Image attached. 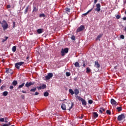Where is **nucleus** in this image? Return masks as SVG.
Returning <instances> with one entry per match:
<instances>
[{"mask_svg":"<svg viewBox=\"0 0 126 126\" xmlns=\"http://www.w3.org/2000/svg\"><path fill=\"white\" fill-rule=\"evenodd\" d=\"M91 71V69L89 67H87L86 68V73H89Z\"/></svg>","mask_w":126,"mask_h":126,"instance_id":"nucleus-26","label":"nucleus"},{"mask_svg":"<svg viewBox=\"0 0 126 126\" xmlns=\"http://www.w3.org/2000/svg\"><path fill=\"white\" fill-rule=\"evenodd\" d=\"M66 76H70V72H66Z\"/></svg>","mask_w":126,"mask_h":126,"instance_id":"nucleus-40","label":"nucleus"},{"mask_svg":"<svg viewBox=\"0 0 126 126\" xmlns=\"http://www.w3.org/2000/svg\"><path fill=\"white\" fill-rule=\"evenodd\" d=\"M22 93H24L25 94H26V93H27L26 92V91H22Z\"/></svg>","mask_w":126,"mask_h":126,"instance_id":"nucleus-55","label":"nucleus"},{"mask_svg":"<svg viewBox=\"0 0 126 126\" xmlns=\"http://www.w3.org/2000/svg\"><path fill=\"white\" fill-rule=\"evenodd\" d=\"M17 84V81L14 80V81H13L12 85H13L14 86H16Z\"/></svg>","mask_w":126,"mask_h":126,"instance_id":"nucleus-23","label":"nucleus"},{"mask_svg":"<svg viewBox=\"0 0 126 126\" xmlns=\"http://www.w3.org/2000/svg\"><path fill=\"white\" fill-rule=\"evenodd\" d=\"M98 1V0H94V4H96V3H97V2Z\"/></svg>","mask_w":126,"mask_h":126,"instance_id":"nucleus-48","label":"nucleus"},{"mask_svg":"<svg viewBox=\"0 0 126 126\" xmlns=\"http://www.w3.org/2000/svg\"><path fill=\"white\" fill-rule=\"evenodd\" d=\"M9 70L8 69H6V73H9Z\"/></svg>","mask_w":126,"mask_h":126,"instance_id":"nucleus-46","label":"nucleus"},{"mask_svg":"<svg viewBox=\"0 0 126 126\" xmlns=\"http://www.w3.org/2000/svg\"><path fill=\"white\" fill-rule=\"evenodd\" d=\"M71 40H72L73 41H75V36L74 35H72L71 36Z\"/></svg>","mask_w":126,"mask_h":126,"instance_id":"nucleus-33","label":"nucleus"},{"mask_svg":"<svg viewBox=\"0 0 126 126\" xmlns=\"http://www.w3.org/2000/svg\"><path fill=\"white\" fill-rule=\"evenodd\" d=\"M125 119H126V116L124 114L119 115L117 117V120L119 121H123L125 120Z\"/></svg>","mask_w":126,"mask_h":126,"instance_id":"nucleus-3","label":"nucleus"},{"mask_svg":"<svg viewBox=\"0 0 126 126\" xmlns=\"http://www.w3.org/2000/svg\"><path fill=\"white\" fill-rule=\"evenodd\" d=\"M65 100H66V99H64V100H63V101H65Z\"/></svg>","mask_w":126,"mask_h":126,"instance_id":"nucleus-64","label":"nucleus"},{"mask_svg":"<svg viewBox=\"0 0 126 126\" xmlns=\"http://www.w3.org/2000/svg\"><path fill=\"white\" fill-rule=\"evenodd\" d=\"M123 20H126V17L123 18Z\"/></svg>","mask_w":126,"mask_h":126,"instance_id":"nucleus-58","label":"nucleus"},{"mask_svg":"<svg viewBox=\"0 0 126 126\" xmlns=\"http://www.w3.org/2000/svg\"><path fill=\"white\" fill-rule=\"evenodd\" d=\"M68 53V48H66L64 49L62 48L61 51L62 56H64L65 54H67Z\"/></svg>","mask_w":126,"mask_h":126,"instance_id":"nucleus-5","label":"nucleus"},{"mask_svg":"<svg viewBox=\"0 0 126 126\" xmlns=\"http://www.w3.org/2000/svg\"><path fill=\"white\" fill-rule=\"evenodd\" d=\"M43 30L42 29H38L37 30V32L38 34H41V33H43Z\"/></svg>","mask_w":126,"mask_h":126,"instance_id":"nucleus-15","label":"nucleus"},{"mask_svg":"<svg viewBox=\"0 0 126 126\" xmlns=\"http://www.w3.org/2000/svg\"><path fill=\"white\" fill-rule=\"evenodd\" d=\"M87 14H88L87 13V12H86V13L83 14V15H84V16H86Z\"/></svg>","mask_w":126,"mask_h":126,"instance_id":"nucleus-56","label":"nucleus"},{"mask_svg":"<svg viewBox=\"0 0 126 126\" xmlns=\"http://www.w3.org/2000/svg\"><path fill=\"white\" fill-rule=\"evenodd\" d=\"M22 64H24V62H20L16 63L15 64V66L16 68L19 69L20 68V66H21V65H22Z\"/></svg>","mask_w":126,"mask_h":126,"instance_id":"nucleus-4","label":"nucleus"},{"mask_svg":"<svg viewBox=\"0 0 126 126\" xmlns=\"http://www.w3.org/2000/svg\"><path fill=\"white\" fill-rule=\"evenodd\" d=\"M8 94V92H7V91H5L4 92H3V96H7V94Z\"/></svg>","mask_w":126,"mask_h":126,"instance_id":"nucleus-29","label":"nucleus"},{"mask_svg":"<svg viewBox=\"0 0 126 126\" xmlns=\"http://www.w3.org/2000/svg\"><path fill=\"white\" fill-rule=\"evenodd\" d=\"M44 97H48V96H49V93H48V92H44Z\"/></svg>","mask_w":126,"mask_h":126,"instance_id":"nucleus-27","label":"nucleus"},{"mask_svg":"<svg viewBox=\"0 0 126 126\" xmlns=\"http://www.w3.org/2000/svg\"><path fill=\"white\" fill-rule=\"evenodd\" d=\"M11 124H10V122L8 123V124H4L2 125V126H10Z\"/></svg>","mask_w":126,"mask_h":126,"instance_id":"nucleus-35","label":"nucleus"},{"mask_svg":"<svg viewBox=\"0 0 126 126\" xmlns=\"http://www.w3.org/2000/svg\"><path fill=\"white\" fill-rule=\"evenodd\" d=\"M89 104H92L93 103V100H89L88 101Z\"/></svg>","mask_w":126,"mask_h":126,"instance_id":"nucleus-41","label":"nucleus"},{"mask_svg":"<svg viewBox=\"0 0 126 126\" xmlns=\"http://www.w3.org/2000/svg\"><path fill=\"white\" fill-rule=\"evenodd\" d=\"M100 109L102 110V111H103V112H105L106 111V110H105V108H100Z\"/></svg>","mask_w":126,"mask_h":126,"instance_id":"nucleus-49","label":"nucleus"},{"mask_svg":"<svg viewBox=\"0 0 126 126\" xmlns=\"http://www.w3.org/2000/svg\"><path fill=\"white\" fill-rule=\"evenodd\" d=\"M0 122H4V118L0 119Z\"/></svg>","mask_w":126,"mask_h":126,"instance_id":"nucleus-45","label":"nucleus"},{"mask_svg":"<svg viewBox=\"0 0 126 126\" xmlns=\"http://www.w3.org/2000/svg\"><path fill=\"white\" fill-rule=\"evenodd\" d=\"M0 83H1V79H0Z\"/></svg>","mask_w":126,"mask_h":126,"instance_id":"nucleus-61","label":"nucleus"},{"mask_svg":"<svg viewBox=\"0 0 126 126\" xmlns=\"http://www.w3.org/2000/svg\"><path fill=\"white\" fill-rule=\"evenodd\" d=\"M94 118L95 119H96V118H98V116H99L98 115V113H97V112H94Z\"/></svg>","mask_w":126,"mask_h":126,"instance_id":"nucleus-16","label":"nucleus"},{"mask_svg":"<svg viewBox=\"0 0 126 126\" xmlns=\"http://www.w3.org/2000/svg\"><path fill=\"white\" fill-rule=\"evenodd\" d=\"M32 94L34 96H37V95H39V93L38 92H36L35 93V94Z\"/></svg>","mask_w":126,"mask_h":126,"instance_id":"nucleus-36","label":"nucleus"},{"mask_svg":"<svg viewBox=\"0 0 126 126\" xmlns=\"http://www.w3.org/2000/svg\"><path fill=\"white\" fill-rule=\"evenodd\" d=\"M82 118H83V115H81V119H82Z\"/></svg>","mask_w":126,"mask_h":126,"instance_id":"nucleus-60","label":"nucleus"},{"mask_svg":"<svg viewBox=\"0 0 126 126\" xmlns=\"http://www.w3.org/2000/svg\"><path fill=\"white\" fill-rule=\"evenodd\" d=\"M21 97L22 99H25V96L24 95H21Z\"/></svg>","mask_w":126,"mask_h":126,"instance_id":"nucleus-47","label":"nucleus"},{"mask_svg":"<svg viewBox=\"0 0 126 126\" xmlns=\"http://www.w3.org/2000/svg\"><path fill=\"white\" fill-rule=\"evenodd\" d=\"M5 123H7V118L6 117L5 118V121H4Z\"/></svg>","mask_w":126,"mask_h":126,"instance_id":"nucleus-52","label":"nucleus"},{"mask_svg":"<svg viewBox=\"0 0 126 126\" xmlns=\"http://www.w3.org/2000/svg\"><path fill=\"white\" fill-rule=\"evenodd\" d=\"M65 12H70V8H65Z\"/></svg>","mask_w":126,"mask_h":126,"instance_id":"nucleus-25","label":"nucleus"},{"mask_svg":"<svg viewBox=\"0 0 126 126\" xmlns=\"http://www.w3.org/2000/svg\"><path fill=\"white\" fill-rule=\"evenodd\" d=\"M110 102L112 106H117L118 105V102L113 98L111 99Z\"/></svg>","mask_w":126,"mask_h":126,"instance_id":"nucleus-9","label":"nucleus"},{"mask_svg":"<svg viewBox=\"0 0 126 126\" xmlns=\"http://www.w3.org/2000/svg\"><path fill=\"white\" fill-rule=\"evenodd\" d=\"M76 98L79 100V101H81L82 103V105H86L87 103H86V101L84 100L83 98L81 97L80 96L78 95H75Z\"/></svg>","mask_w":126,"mask_h":126,"instance_id":"nucleus-2","label":"nucleus"},{"mask_svg":"<svg viewBox=\"0 0 126 126\" xmlns=\"http://www.w3.org/2000/svg\"><path fill=\"white\" fill-rule=\"evenodd\" d=\"M116 109L118 112H122V107H117Z\"/></svg>","mask_w":126,"mask_h":126,"instance_id":"nucleus-31","label":"nucleus"},{"mask_svg":"<svg viewBox=\"0 0 126 126\" xmlns=\"http://www.w3.org/2000/svg\"><path fill=\"white\" fill-rule=\"evenodd\" d=\"M74 105V103L73 102H71V103H68V107H67V110L70 111L71 109L73 108V106Z\"/></svg>","mask_w":126,"mask_h":126,"instance_id":"nucleus-10","label":"nucleus"},{"mask_svg":"<svg viewBox=\"0 0 126 126\" xmlns=\"http://www.w3.org/2000/svg\"><path fill=\"white\" fill-rule=\"evenodd\" d=\"M106 114H108V115H111V111L109 110H106Z\"/></svg>","mask_w":126,"mask_h":126,"instance_id":"nucleus-39","label":"nucleus"},{"mask_svg":"<svg viewBox=\"0 0 126 126\" xmlns=\"http://www.w3.org/2000/svg\"><path fill=\"white\" fill-rule=\"evenodd\" d=\"M33 9L32 10V12H36L38 10V9H37L35 6H33Z\"/></svg>","mask_w":126,"mask_h":126,"instance_id":"nucleus-30","label":"nucleus"},{"mask_svg":"<svg viewBox=\"0 0 126 126\" xmlns=\"http://www.w3.org/2000/svg\"><path fill=\"white\" fill-rule=\"evenodd\" d=\"M28 59H29V57L28 56V57H27V60H28Z\"/></svg>","mask_w":126,"mask_h":126,"instance_id":"nucleus-62","label":"nucleus"},{"mask_svg":"<svg viewBox=\"0 0 126 126\" xmlns=\"http://www.w3.org/2000/svg\"><path fill=\"white\" fill-rule=\"evenodd\" d=\"M116 18L117 19H120L121 18V16H120L119 15H117L116 16Z\"/></svg>","mask_w":126,"mask_h":126,"instance_id":"nucleus-43","label":"nucleus"},{"mask_svg":"<svg viewBox=\"0 0 126 126\" xmlns=\"http://www.w3.org/2000/svg\"><path fill=\"white\" fill-rule=\"evenodd\" d=\"M34 84H35V82H27V83L26 84V87H30V86H31V85H34Z\"/></svg>","mask_w":126,"mask_h":126,"instance_id":"nucleus-11","label":"nucleus"},{"mask_svg":"<svg viewBox=\"0 0 126 126\" xmlns=\"http://www.w3.org/2000/svg\"><path fill=\"white\" fill-rule=\"evenodd\" d=\"M125 14H126V11H125Z\"/></svg>","mask_w":126,"mask_h":126,"instance_id":"nucleus-63","label":"nucleus"},{"mask_svg":"<svg viewBox=\"0 0 126 126\" xmlns=\"http://www.w3.org/2000/svg\"><path fill=\"white\" fill-rule=\"evenodd\" d=\"M36 88L38 89V90H41V89H42V87L41 86L37 87Z\"/></svg>","mask_w":126,"mask_h":126,"instance_id":"nucleus-44","label":"nucleus"},{"mask_svg":"<svg viewBox=\"0 0 126 126\" xmlns=\"http://www.w3.org/2000/svg\"><path fill=\"white\" fill-rule=\"evenodd\" d=\"M121 39H125V35L122 34L120 35Z\"/></svg>","mask_w":126,"mask_h":126,"instance_id":"nucleus-42","label":"nucleus"},{"mask_svg":"<svg viewBox=\"0 0 126 126\" xmlns=\"http://www.w3.org/2000/svg\"><path fill=\"white\" fill-rule=\"evenodd\" d=\"M96 8L94 9L95 11L99 12L101 10V4L100 3H97L96 4Z\"/></svg>","mask_w":126,"mask_h":126,"instance_id":"nucleus-6","label":"nucleus"},{"mask_svg":"<svg viewBox=\"0 0 126 126\" xmlns=\"http://www.w3.org/2000/svg\"><path fill=\"white\" fill-rule=\"evenodd\" d=\"M99 112L100 113V114H103V111L101 109L99 110Z\"/></svg>","mask_w":126,"mask_h":126,"instance_id":"nucleus-57","label":"nucleus"},{"mask_svg":"<svg viewBox=\"0 0 126 126\" xmlns=\"http://www.w3.org/2000/svg\"><path fill=\"white\" fill-rule=\"evenodd\" d=\"M74 93L76 96H77V95L79 94V90H78V89L74 90Z\"/></svg>","mask_w":126,"mask_h":126,"instance_id":"nucleus-14","label":"nucleus"},{"mask_svg":"<svg viewBox=\"0 0 126 126\" xmlns=\"http://www.w3.org/2000/svg\"><path fill=\"white\" fill-rule=\"evenodd\" d=\"M103 36V33L98 35L96 38V40H99L100 41V38Z\"/></svg>","mask_w":126,"mask_h":126,"instance_id":"nucleus-20","label":"nucleus"},{"mask_svg":"<svg viewBox=\"0 0 126 126\" xmlns=\"http://www.w3.org/2000/svg\"><path fill=\"white\" fill-rule=\"evenodd\" d=\"M36 90H37V88L36 87L34 88L33 89H31L30 92H35Z\"/></svg>","mask_w":126,"mask_h":126,"instance_id":"nucleus-22","label":"nucleus"},{"mask_svg":"<svg viewBox=\"0 0 126 126\" xmlns=\"http://www.w3.org/2000/svg\"><path fill=\"white\" fill-rule=\"evenodd\" d=\"M9 89H13V86H10Z\"/></svg>","mask_w":126,"mask_h":126,"instance_id":"nucleus-53","label":"nucleus"},{"mask_svg":"<svg viewBox=\"0 0 126 126\" xmlns=\"http://www.w3.org/2000/svg\"><path fill=\"white\" fill-rule=\"evenodd\" d=\"M83 66L84 67H85V66H86V64H85V62H83Z\"/></svg>","mask_w":126,"mask_h":126,"instance_id":"nucleus-51","label":"nucleus"},{"mask_svg":"<svg viewBox=\"0 0 126 126\" xmlns=\"http://www.w3.org/2000/svg\"><path fill=\"white\" fill-rule=\"evenodd\" d=\"M24 85H25V83H23L21 85H20L19 86H18V89H20V88H22V87H23V86H24Z\"/></svg>","mask_w":126,"mask_h":126,"instance_id":"nucleus-21","label":"nucleus"},{"mask_svg":"<svg viewBox=\"0 0 126 126\" xmlns=\"http://www.w3.org/2000/svg\"><path fill=\"white\" fill-rule=\"evenodd\" d=\"M46 16V15H45V14L42 13V14H40L39 15V17H45Z\"/></svg>","mask_w":126,"mask_h":126,"instance_id":"nucleus-34","label":"nucleus"},{"mask_svg":"<svg viewBox=\"0 0 126 126\" xmlns=\"http://www.w3.org/2000/svg\"><path fill=\"white\" fill-rule=\"evenodd\" d=\"M93 8H94V7L92 8H91V9H90L89 10H88L87 13L88 14V13H89V12H91V11H92V10H93Z\"/></svg>","mask_w":126,"mask_h":126,"instance_id":"nucleus-38","label":"nucleus"},{"mask_svg":"<svg viewBox=\"0 0 126 126\" xmlns=\"http://www.w3.org/2000/svg\"><path fill=\"white\" fill-rule=\"evenodd\" d=\"M61 108L63 111H65L66 110V107L65 106V104L63 103L61 105Z\"/></svg>","mask_w":126,"mask_h":126,"instance_id":"nucleus-13","label":"nucleus"},{"mask_svg":"<svg viewBox=\"0 0 126 126\" xmlns=\"http://www.w3.org/2000/svg\"><path fill=\"white\" fill-rule=\"evenodd\" d=\"M124 31H125V32H126V27L125 28Z\"/></svg>","mask_w":126,"mask_h":126,"instance_id":"nucleus-59","label":"nucleus"},{"mask_svg":"<svg viewBox=\"0 0 126 126\" xmlns=\"http://www.w3.org/2000/svg\"><path fill=\"white\" fill-rule=\"evenodd\" d=\"M74 65L76 67H80V65H79V63H78V62H75Z\"/></svg>","mask_w":126,"mask_h":126,"instance_id":"nucleus-17","label":"nucleus"},{"mask_svg":"<svg viewBox=\"0 0 126 126\" xmlns=\"http://www.w3.org/2000/svg\"><path fill=\"white\" fill-rule=\"evenodd\" d=\"M8 39V37L5 36V39H2V43H4V42H5V41H6V40H7Z\"/></svg>","mask_w":126,"mask_h":126,"instance_id":"nucleus-28","label":"nucleus"},{"mask_svg":"<svg viewBox=\"0 0 126 126\" xmlns=\"http://www.w3.org/2000/svg\"><path fill=\"white\" fill-rule=\"evenodd\" d=\"M7 8H10V5H9V4L7 5Z\"/></svg>","mask_w":126,"mask_h":126,"instance_id":"nucleus-54","label":"nucleus"},{"mask_svg":"<svg viewBox=\"0 0 126 126\" xmlns=\"http://www.w3.org/2000/svg\"><path fill=\"white\" fill-rule=\"evenodd\" d=\"M94 67H96V68H100V64L98 62V61H95L94 62Z\"/></svg>","mask_w":126,"mask_h":126,"instance_id":"nucleus-12","label":"nucleus"},{"mask_svg":"<svg viewBox=\"0 0 126 126\" xmlns=\"http://www.w3.org/2000/svg\"><path fill=\"white\" fill-rule=\"evenodd\" d=\"M47 87V86L45 84L42 85V86H41V89H46Z\"/></svg>","mask_w":126,"mask_h":126,"instance_id":"nucleus-32","label":"nucleus"},{"mask_svg":"<svg viewBox=\"0 0 126 126\" xmlns=\"http://www.w3.org/2000/svg\"><path fill=\"white\" fill-rule=\"evenodd\" d=\"M5 87H6L5 85H3L1 86V87H0L1 90H2V89H3V88H5Z\"/></svg>","mask_w":126,"mask_h":126,"instance_id":"nucleus-37","label":"nucleus"},{"mask_svg":"<svg viewBox=\"0 0 126 126\" xmlns=\"http://www.w3.org/2000/svg\"><path fill=\"white\" fill-rule=\"evenodd\" d=\"M12 52H16V46H13V47L12 48Z\"/></svg>","mask_w":126,"mask_h":126,"instance_id":"nucleus-24","label":"nucleus"},{"mask_svg":"<svg viewBox=\"0 0 126 126\" xmlns=\"http://www.w3.org/2000/svg\"><path fill=\"white\" fill-rule=\"evenodd\" d=\"M13 28H14V27H15V22H13Z\"/></svg>","mask_w":126,"mask_h":126,"instance_id":"nucleus-50","label":"nucleus"},{"mask_svg":"<svg viewBox=\"0 0 126 126\" xmlns=\"http://www.w3.org/2000/svg\"><path fill=\"white\" fill-rule=\"evenodd\" d=\"M1 25L4 31L6 30V29L8 28V24H7V23H6V21H5V20H3L1 22Z\"/></svg>","mask_w":126,"mask_h":126,"instance_id":"nucleus-1","label":"nucleus"},{"mask_svg":"<svg viewBox=\"0 0 126 126\" xmlns=\"http://www.w3.org/2000/svg\"><path fill=\"white\" fill-rule=\"evenodd\" d=\"M69 92L71 95H73V94H74V92L71 89H69Z\"/></svg>","mask_w":126,"mask_h":126,"instance_id":"nucleus-18","label":"nucleus"},{"mask_svg":"<svg viewBox=\"0 0 126 126\" xmlns=\"http://www.w3.org/2000/svg\"><path fill=\"white\" fill-rule=\"evenodd\" d=\"M54 76V75L52 73H49L47 76H45L46 80H49V79H51L52 77Z\"/></svg>","mask_w":126,"mask_h":126,"instance_id":"nucleus-7","label":"nucleus"},{"mask_svg":"<svg viewBox=\"0 0 126 126\" xmlns=\"http://www.w3.org/2000/svg\"><path fill=\"white\" fill-rule=\"evenodd\" d=\"M85 27L83 25H81L80 27H79L76 31L77 32H80V31H82L84 30Z\"/></svg>","mask_w":126,"mask_h":126,"instance_id":"nucleus-8","label":"nucleus"},{"mask_svg":"<svg viewBox=\"0 0 126 126\" xmlns=\"http://www.w3.org/2000/svg\"><path fill=\"white\" fill-rule=\"evenodd\" d=\"M29 6H27V7L26 8V9H25V11H24V14H27V13L28 12V9H29Z\"/></svg>","mask_w":126,"mask_h":126,"instance_id":"nucleus-19","label":"nucleus"}]
</instances>
